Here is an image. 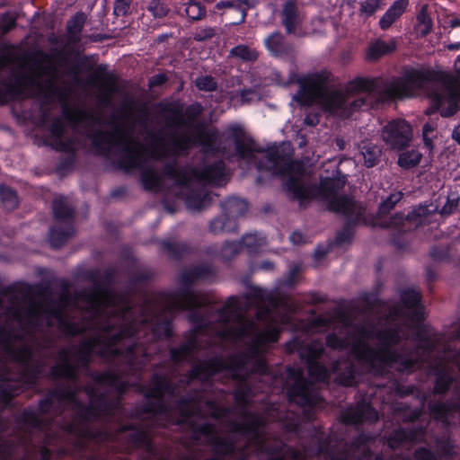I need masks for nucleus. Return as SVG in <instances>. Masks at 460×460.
Returning a JSON list of instances; mask_svg holds the SVG:
<instances>
[{
	"instance_id": "1",
	"label": "nucleus",
	"mask_w": 460,
	"mask_h": 460,
	"mask_svg": "<svg viewBox=\"0 0 460 460\" xmlns=\"http://www.w3.org/2000/svg\"><path fill=\"white\" fill-rule=\"evenodd\" d=\"M208 263L184 269L181 287L165 303L133 305L95 280L55 299L43 288V370L54 356L50 328L79 345L56 354L50 376L60 384L52 400L66 404L91 439L104 448H142V460L279 459L287 445L268 437L279 421L289 437L300 433L299 413L271 405L266 417L249 409L252 375H264L261 356L279 338L280 298L256 286L217 308L192 290L210 280Z\"/></svg>"
},
{
	"instance_id": "2",
	"label": "nucleus",
	"mask_w": 460,
	"mask_h": 460,
	"mask_svg": "<svg viewBox=\"0 0 460 460\" xmlns=\"http://www.w3.org/2000/svg\"><path fill=\"white\" fill-rule=\"evenodd\" d=\"M66 118L74 135L69 136L59 118L51 122L49 135L50 145L68 154L67 165L75 161L78 132L100 154L116 157L123 170H138L146 190L160 191L166 188L167 181H172L173 192L185 200L190 209L199 211L209 207L213 197L206 190V184L221 185L226 181L225 164L221 160L205 163L201 167L179 165L177 156L186 154L192 143L187 134L180 135L177 131L152 134V145L147 147L134 137V124L126 128L114 116L108 122L111 130H102L101 117L84 110H66Z\"/></svg>"
},
{
	"instance_id": "3",
	"label": "nucleus",
	"mask_w": 460,
	"mask_h": 460,
	"mask_svg": "<svg viewBox=\"0 0 460 460\" xmlns=\"http://www.w3.org/2000/svg\"><path fill=\"white\" fill-rule=\"evenodd\" d=\"M327 79L324 73L309 75V105L318 102L326 111L341 118H348L358 110L367 109V95H373L376 102H385L411 97L417 88L428 91L435 110H439L442 117L453 116L460 101V87L456 80L438 72L415 69L400 78H357L352 82L353 88L361 93L356 97L341 91H329Z\"/></svg>"
},
{
	"instance_id": "4",
	"label": "nucleus",
	"mask_w": 460,
	"mask_h": 460,
	"mask_svg": "<svg viewBox=\"0 0 460 460\" xmlns=\"http://www.w3.org/2000/svg\"><path fill=\"white\" fill-rule=\"evenodd\" d=\"M53 390L40 401L36 410L26 409L17 419L15 436L4 441L0 438V457L8 460L22 448L27 458L37 453L40 460H50V450L46 445L61 442L66 445L63 454L85 460H113L104 458L109 452L98 441L90 438L83 430L88 429L78 417L68 413L66 404L52 400Z\"/></svg>"
},
{
	"instance_id": "5",
	"label": "nucleus",
	"mask_w": 460,
	"mask_h": 460,
	"mask_svg": "<svg viewBox=\"0 0 460 460\" xmlns=\"http://www.w3.org/2000/svg\"><path fill=\"white\" fill-rule=\"evenodd\" d=\"M346 183V176L337 168L332 176H322L320 184H308L302 177L290 176L287 188L293 198L301 205L314 199L326 203L330 211L341 214L346 222L343 228L337 234L339 244L349 243L354 234V227L364 221V208L353 199L341 194Z\"/></svg>"
},
{
	"instance_id": "6",
	"label": "nucleus",
	"mask_w": 460,
	"mask_h": 460,
	"mask_svg": "<svg viewBox=\"0 0 460 460\" xmlns=\"http://www.w3.org/2000/svg\"><path fill=\"white\" fill-rule=\"evenodd\" d=\"M229 137L234 143L239 157L254 164L258 170L269 171L276 175L291 174L295 163L283 149L279 147H272L268 150L258 149L255 142L245 134L240 126L231 127Z\"/></svg>"
},
{
	"instance_id": "7",
	"label": "nucleus",
	"mask_w": 460,
	"mask_h": 460,
	"mask_svg": "<svg viewBox=\"0 0 460 460\" xmlns=\"http://www.w3.org/2000/svg\"><path fill=\"white\" fill-rule=\"evenodd\" d=\"M38 55L40 58L33 61L29 75L12 85L11 91L14 98L46 97L56 92L58 69L48 54L39 51Z\"/></svg>"
},
{
	"instance_id": "8",
	"label": "nucleus",
	"mask_w": 460,
	"mask_h": 460,
	"mask_svg": "<svg viewBox=\"0 0 460 460\" xmlns=\"http://www.w3.org/2000/svg\"><path fill=\"white\" fill-rule=\"evenodd\" d=\"M284 385L289 402L302 407L301 413L306 420H311L314 415V408L320 406L322 397L314 385L304 376L303 369L288 367Z\"/></svg>"
},
{
	"instance_id": "9",
	"label": "nucleus",
	"mask_w": 460,
	"mask_h": 460,
	"mask_svg": "<svg viewBox=\"0 0 460 460\" xmlns=\"http://www.w3.org/2000/svg\"><path fill=\"white\" fill-rule=\"evenodd\" d=\"M41 369H0V411L23 389V382L32 383ZM9 421L0 416V433L4 432Z\"/></svg>"
},
{
	"instance_id": "10",
	"label": "nucleus",
	"mask_w": 460,
	"mask_h": 460,
	"mask_svg": "<svg viewBox=\"0 0 460 460\" xmlns=\"http://www.w3.org/2000/svg\"><path fill=\"white\" fill-rule=\"evenodd\" d=\"M52 211L57 224L49 229V240L53 247L59 248L75 234V208L66 198L58 197L52 201Z\"/></svg>"
},
{
	"instance_id": "11",
	"label": "nucleus",
	"mask_w": 460,
	"mask_h": 460,
	"mask_svg": "<svg viewBox=\"0 0 460 460\" xmlns=\"http://www.w3.org/2000/svg\"><path fill=\"white\" fill-rule=\"evenodd\" d=\"M382 139L391 148L402 150L407 147L412 138L411 125L404 119H397L388 122L382 129Z\"/></svg>"
},
{
	"instance_id": "12",
	"label": "nucleus",
	"mask_w": 460,
	"mask_h": 460,
	"mask_svg": "<svg viewBox=\"0 0 460 460\" xmlns=\"http://www.w3.org/2000/svg\"><path fill=\"white\" fill-rule=\"evenodd\" d=\"M402 192L390 194L379 206L376 225L382 228H399L404 226V214L395 213L388 217L391 210L402 199Z\"/></svg>"
},
{
	"instance_id": "13",
	"label": "nucleus",
	"mask_w": 460,
	"mask_h": 460,
	"mask_svg": "<svg viewBox=\"0 0 460 460\" xmlns=\"http://www.w3.org/2000/svg\"><path fill=\"white\" fill-rule=\"evenodd\" d=\"M342 421L348 424H359L363 422H375L377 420V412L365 401L359 402L354 407H349L341 414Z\"/></svg>"
},
{
	"instance_id": "14",
	"label": "nucleus",
	"mask_w": 460,
	"mask_h": 460,
	"mask_svg": "<svg viewBox=\"0 0 460 460\" xmlns=\"http://www.w3.org/2000/svg\"><path fill=\"white\" fill-rule=\"evenodd\" d=\"M423 435L421 429L398 428L393 430L387 437V444L390 448H409L414 442L421 438Z\"/></svg>"
},
{
	"instance_id": "15",
	"label": "nucleus",
	"mask_w": 460,
	"mask_h": 460,
	"mask_svg": "<svg viewBox=\"0 0 460 460\" xmlns=\"http://www.w3.org/2000/svg\"><path fill=\"white\" fill-rule=\"evenodd\" d=\"M87 16L83 12H77L74 16L67 20L66 42L68 45L78 46L82 41V31L86 22Z\"/></svg>"
},
{
	"instance_id": "16",
	"label": "nucleus",
	"mask_w": 460,
	"mask_h": 460,
	"mask_svg": "<svg viewBox=\"0 0 460 460\" xmlns=\"http://www.w3.org/2000/svg\"><path fill=\"white\" fill-rule=\"evenodd\" d=\"M264 44L270 54L275 57H288L294 52V46L285 40L284 36L279 31H275L268 36L264 40Z\"/></svg>"
},
{
	"instance_id": "17",
	"label": "nucleus",
	"mask_w": 460,
	"mask_h": 460,
	"mask_svg": "<svg viewBox=\"0 0 460 460\" xmlns=\"http://www.w3.org/2000/svg\"><path fill=\"white\" fill-rule=\"evenodd\" d=\"M281 23L288 34H295L302 22L301 15L293 0L286 1L280 13Z\"/></svg>"
},
{
	"instance_id": "18",
	"label": "nucleus",
	"mask_w": 460,
	"mask_h": 460,
	"mask_svg": "<svg viewBox=\"0 0 460 460\" xmlns=\"http://www.w3.org/2000/svg\"><path fill=\"white\" fill-rule=\"evenodd\" d=\"M160 251L165 253L170 259L178 260L192 251L190 243L178 241L173 238L164 239L160 242Z\"/></svg>"
},
{
	"instance_id": "19",
	"label": "nucleus",
	"mask_w": 460,
	"mask_h": 460,
	"mask_svg": "<svg viewBox=\"0 0 460 460\" xmlns=\"http://www.w3.org/2000/svg\"><path fill=\"white\" fill-rule=\"evenodd\" d=\"M358 148L363 157L364 164L367 168H372L378 164L382 155L381 147L369 140H362Z\"/></svg>"
},
{
	"instance_id": "20",
	"label": "nucleus",
	"mask_w": 460,
	"mask_h": 460,
	"mask_svg": "<svg viewBox=\"0 0 460 460\" xmlns=\"http://www.w3.org/2000/svg\"><path fill=\"white\" fill-rule=\"evenodd\" d=\"M208 231L214 235L224 233H234L237 231L236 221L230 218L226 213L215 217L208 223Z\"/></svg>"
},
{
	"instance_id": "21",
	"label": "nucleus",
	"mask_w": 460,
	"mask_h": 460,
	"mask_svg": "<svg viewBox=\"0 0 460 460\" xmlns=\"http://www.w3.org/2000/svg\"><path fill=\"white\" fill-rule=\"evenodd\" d=\"M409 0H396L381 17L379 25L382 30H387L404 13Z\"/></svg>"
},
{
	"instance_id": "22",
	"label": "nucleus",
	"mask_w": 460,
	"mask_h": 460,
	"mask_svg": "<svg viewBox=\"0 0 460 460\" xmlns=\"http://www.w3.org/2000/svg\"><path fill=\"white\" fill-rule=\"evenodd\" d=\"M222 212L226 213L230 218L236 221V218L243 216L248 209L247 202L237 197H230L221 203Z\"/></svg>"
},
{
	"instance_id": "23",
	"label": "nucleus",
	"mask_w": 460,
	"mask_h": 460,
	"mask_svg": "<svg viewBox=\"0 0 460 460\" xmlns=\"http://www.w3.org/2000/svg\"><path fill=\"white\" fill-rule=\"evenodd\" d=\"M394 49L395 46L394 43H386L383 40H376L369 46L367 58L369 60H376L382 56L394 51Z\"/></svg>"
},
{
	"instance_id": "24",
	"label": "nucleus",
	"mask_w": 460,
	"mask_h": 460,
	"mask_svg": "<svg viewBox=\"0 0 460 460\" xmlns=\"http://www.w3.org/2000/svg\"><path fill=\"white\" fill-rule=\"evenodd\" d=\"M429 214L428 207L420 206L412 209L406 216L404 215V226H402V231H407L411 228V226H407V224L414 225V226H418L422 224L423 218L426 217Z\"/></svg>"
},
{
	"instance_id": "25",
	"label": "nucleus",
	"mask_w": 460,
	"mask_h": 460,
	"mask_svg": "<svg viewBox=\"0 0 460 460\" xmlns=\"http://www.w3.org/2000/svg\"><path fill=\"white\" fill-rule=\"evenodd\" d=\"M435 449L441 458L448 459L456 455L455 446L446 435L436 438Z\"/></svg>"
},
{
	"instance_id": "26",
	"label": "nucleus",
	"mask_w": 460,
	"mask_h": 460,
	"mask_svg": "<svg viewBox=\"0 0 460 460\" xmlns=\"http://www.w3.org/2000/svg\"><path fill=\"white\" fill-rule=\"evenodd\" d=\"M0 200L6 210H13L18 205L16 191L5 185L0 186Z\"/></svg>"
},
{
	"instance_id": "27",
	"label": "nucleus",
	"mask_w": 460,
	"mask_h": 460,
	"mask_svg": "<svg viewBox=\"0 0 460 460\" xmlns=\"http://www.w3.org/2000/svg\"><path fill=\"white\" fill-rule=\"evenodd\" d=\"M146 10L155 19H163L166 17L170 12L165 0H148Z\"/></svg>"
},
{
	"instance_id": "28",
	"label": "nucleus",
	"mask_w": 460,
	"mask_h": 460,
	"mask_svg": "<svg viewBox=\"0 0 460 460\" xmlns=\"http://www.w3.org/2000/svg\"><path fill=\"white\" fill-rule=\"evenodd\" d=\"M183 5L185 6L186 15L192 21H199L206 16L205 6L198 1L190 0L183 4Z\"/></svg>"
},
{
	"instance_id": "29",
	"label": "nucleus",
	"mask_w": 460,
	"mask_h": 460,
	"mask_svg": "<svg viewBox=\"0 0 460 460\" xmlns=\"http://www.w3.org/2000/svg\"><path fill=\"white\" fill-rule=\"evenodd\" d=\"M431 28V19L427 13L425 7H422L417 15V24L415 26V31L420 37H424L430 32Z\"/></svg>"
},
{
	"instance_id": "30",
	"label": "nucleus",
	"mask_w": 460,
	"mask_h": 460,
	"mask_svg": "<svg viewBox=\"0 0 460 460\" xmlns=\"http://www.w3.org/2000/svg\"><path fill=\"white\" fill-rule=\"evenodd\" d=\"M242 248H246L249 252H254L265 243V238L258 234H247L239 241Z\"/></svg>"
},
{
	"instance_id": "31",
	"label": "nucleus",
	"mask_w": 460,
	"mask_h": 460,
	"mask_svg": "<svg viewBox=\"0 0 460 460\" xmlns=\"http://www.w3.org/2000/svg\"><path fill=\"white\" fill-rule=\"evenodd\" d=\"M421 159V155L415 150L403 152L399 155L398 164L406 169L416 166Z\"/></svg>"
},
{
	"instance_id": "32",
	"label": "nucleus",
	"mask_w": 460,
	"mask_h": 460,
	"mask_svg": "<svg viewBox=\"0 0 460 460\" xmlns=\"http://www.w3.org/2000/svg\"><path fill=\"white\" fill-rule=\"evenodd\" d=\"M242 249V243L237 242H226L220 251H217V255L224 261L231 260L235 254H237Z\"/></svg>"
},
{
	"instance_id": "33",
	"label": "nucleus",
	"mask_w": 460,
	"mask_h": 460,
	"mask_svg": "<svg viewBox=\"0 0 460 460\" xmlns=\"http://www.w3.org/2000/svg\"><path fill=\"white\" fill-rule=\"evenodd\" d=\"M235 4L234 10L238 12V18L232 23L239 24L244 22L246 17V10L256 5L257 0H233Z\"/></svg>"
},
{
	"instance_id": "34",
	"label": "nucleus",
	"mask_w": 460,
	"mask_h": 460,
	"mask_svg": "<svg viewBox=\"0 0 460 460\" xmlns=\"http://www.w3.org/2000/svg\"><path fill=\"white\" fill-rule=\"evenodd\" d=\"M233 57H236L244 61H253L257 58L258 55L255 50L251 49L245 45H238L230 50Z\"/></svg>"
},
{
	"instance_id": "35",
	"label": "nucleus",
	"mask_w": 460,
	"mask_h": 460,
	"mask_svg": "<svg viewBox=\"0 0 460 460\" xmlns=\"http://www.w3.org/2000/svg\"><path fill=\"white\" fill-rule=\"evenodd\" d=\"M194 83L196 87L200 91L213 92L217 89V83L211 75H199L196 77Z\"/></svg>"
},
{
	"instance_id": "36",
	"label": "nucleus",
	"mask_w": 460,
	"mask_h": 460,
	"mask_svg": "<svg viewBox=\"0 0 460 460\" xmlns=\"http://www.w3.org/2000/svg\"><path fill=\"white\" fill-rule=\"evenodd\" d=\"M153 277V272L148 269H137L129 275V281L132 285H142Z\"/></svg>"
},
{
	"instance_id": "37",
	"label": "nucleus",
	"mask_w": 460,
	"mask_h": 460,
	"mask_svg": "<svg viewBox=\"0 0 460 460\" xmlns=\"http://www.w3.org/2000/svg\"><path fill=\"white\" fill-rule=\"evenodd\" d=\"M429 256L437 262H443L449 260L448 251L445 246H433L429 250Z\"/></svg>"
},
{
	"instance_id": "38",
	"label": "nucleus",
	"mask_w": 460,
	"mask_h": 460,
	"mask_svg": "<svg viewBox=\"0 0 460 460\" xmlns=\"http://www.w3.org/2000/svg\"><path fill=\"white\" fill-rule=\"evenodd\" d=\"M459 199L458 197L452 195L449 196L446 201V203L443 205L441 209L439 210V213L442 216H449L453 214L457 207H458Z\"/></svg>"
},
{
	"instance_id": "39",
	"label": "nucleus",
	"mask_w": 460,
	"mask_h": 460,
	"mask_svg": "<svg viewBox=\"0 0 460 460\" xmlns=\"http://www.w3.org/2000/svg\"><path fill=\"white\" fill-rule=\"evenodd\" d=\"M131 0H115L113 13L116 16H125L130 9Z\"/></svg>"
},
{
	"instance_id": "40",
	"label": "nucleus",
	"mask_w": 460,
	"mask_h": 460,
	"mask_svg": "<svg viewBox=\"0 0 460 460\" xmlns=\"http://www.w3.org/2000/svg\"><path fill=\"white\" fill-rule=\"evenodd\" d=\"M101 90L102 93H106L111 96L118 93L119 88L116 83V79L113 76H109L107 81L101 84Z\"/></svg>"
},
{
	"instance_id": "41",
	"label": "nucleus",
	"mask_w": 460,
	"mask_h": 460,
	"mask_svg": "<svg viewBox=\"0 0 460 460\" xmlns=\"http://www.w3.org/2000/svg\"><path fill=\"white\" fill-rule=\"evenodd\" d=\"M215 34H216V31L213 28H211V27L202 28V29L198 30L195 32L193 39L196 41H205V40H208L211 39L212 37H214Z\"/></svg>"
},
{
	"instance_id": "42",
	"label": "nucleus",
	"mask_w": 460,
	"mask_h": 460,
	"mask_svg": "<svg viewBox=\"0 0 460 460\" xmlns=\"http://www.w3.org/2000/svg\"><path fill=\"white\" fill-rule=\"evenodd\" d=\"M380 0H366L361 4V12L372 15L379 7Z\"/></svg>"
},
{
	"instance_id": "43",
	"label": "nucleus",
	"mask_w": 460,
	"mask_h": 460,
	"mask_svg": "<svg viewBox=\"0 0 460 460\" xmlns=\"http://www.w3.org/2000/svg\"><path fill=\"white\" fill-rule=\"evenodd\" d=\"M15 26V19L8 14L2 17L1 28L2 31L6 33Z\"/></svg>"
},
{
	"instance_id": "44",
	"label": "nucleus",
	"mask_w": 460,
	"mask_h": 460,
	"mask_svg": "<svg viewBox=\"0 0 460 460\" xmlns=\"http://www.w3.org/2000/svg\"><path fill=\"white\" fill-rule=\"evenodd\" d=\"M435 128L430 123H426L422 128L423 141L426 146L432 147V139L429 137V133L434 131Z\"/></svg>"
},
{
	"instance_id": "45",
	"label": "nucleus",
	"mask_w": 460,
	"mask_h": 460,
	"mask_svg": "<svg viewBox=\"0 0 460 460\" xmlns=\"http://www.w3.org/2000/svg\"><path fill=\"white\" fill-rule=\"evenodd\" d=\"M299 273H300V266L296 265V266L292 267L289 270L288 278L285 280V285L288 287H292L295 284L296 279L297 278Z\"/></svg>"
},
{
	"instance_id": "46",
	"label": "nucleus",
	"mask_w": 460,
	"mask_h": 460,
	"mask_svg": "<svg viewBox=\"0 0 460 460\" xmlns=\"http://www.w3.org/2000/svg\"><path fill=\"white\" fill-rule=\"evenodd\" d=\"M448 23L452 29L449 31L451 37L453 39H460V19H451Z\"/></svg>"
},
{
	"instance_id": "47",
	"label": "nucleus",
	"mask_w": 460,
	"mask_h": 460,
	"mask_svg": "<svg viewBox=\"0 0 460 460\" xmlns=\"http://www.w3.org/2000/svg\"><path fill=\"white\" fill-rule=\"evenodd\" d=\"M167 81V77L164 74H158L154 76H152L149 80V86L155 87V86H161Z\"/></svg>"
},
{
	"instance_id": "48",
	"label": "nucleus",
	"mask_w": 460,
	"mask_h": 460,
	"mask_svg": "<svg viewBox=\"0 0 460 460\" xmlns=\"http://www.w3.org/2000/svg\"><path fill=\"white\" fill-rule=\"evenodd\" d=\"M326 301V297L323 296L317 293H310L307 296L306 302L311 305H316L319 303H323Z\"/></svg>"
},
{
	"instance_id": "49",
	"label": "nucleus",
	"mask_w": 460,
	"mask_h": 460,
	"mask_svg": "<svg viewBox=\"0 0 460 460\" xmlns=\"http://www.w3.org/2000/svg\"><path fill=\"white\" fill-rule=\"evenodd\" d=\"M399 410L404 411L403 420H413L418 418V413H414L411 411L408 413L409 409H405L404 405L402 404L400 407H397L395 411H397Z\"/></svg>"
},
{
	"instance_id": "50",
	"label": "nucleus",
	"mask_w": 460,
	"mask_h": 460,
	"mask_svg": "<svg viewBox=\"0 0 460 460\" xmlns=\"http://www.w3.org/2000/svg\"><path fill=\"white\" fill-rule=\"evenodd\" d=\"M235 4L232 1H221L218 2L216 4V8L218 10L224 9V8H229L234 10Z\"/></svg>"
},
{
	"instance_id": "51",
	"label": "nucleus",
	"mask_w": 460,
	"mask_h": 460,
	"mask_svg": "<svg viewBox=\"0 0 460 460\" xmlns=\"http://www.w3.org/2000/svg\"><path fill=\"white\" fill-rule=\"evenodd\" d=\"M87 39L92 42H102L108 39V36L105 34H91L87 36Z\"/></svg>"
},
{
	"instance_id": "52",
	"label": "nucleus",
	"mask_w": 460,
	"mask_h": 460,
	"mask_svg": "<svg viewBox=\"0 0 460 460\" xmlns=\"http://www.w3.org/2000/svg\"><path fill=\"white\" fill-rule=\"evenodd\" d=\"M200 140L203 142L208 147H213L214 142L212 139V136L209 134H201L200 135Z\"/></svg>"
},
{
	"instance_id": "53",
	"label": "nucleus",
	"mask_w": 460,
	"mask_h": 460,
	"mask_svg": "<svg viewBox=\"0 0 460 460\" xmlns=\"http://www.w3.org/2000/svg\"><path fill=\"white\" fill-rule=\"evenodd\" d=\"M319 122L318 116L316 114H308L305 119V123L309 126H314Z\"/></svg>"
},
{
	"instance_id": "54",
	"label": "nucleus",
	"mask_w": 460,
	"mask_h": 460,
	"mask_svg": "<svg viewBox=\"0 0 460 460\" xmlns=\"http://www.w3.org/2000/svg\"><path fill=\"white\" fill-rule=\"evenodd\" d=\"M426 278L428 281H433L437 278V272L431 266L426 268Z\"/></svg>"
},
{
	"instance_id": "55",
	"label": "nucleus",
	"mask_w": 460,
	"mask_h": 460,
	"mask_svg": "<svg viewBox=\"0 0 460 460\" xmlns=\"http://www.w3.org/2000/svg\"><path fill=\"white\" fill-rule=\"evenodd\" d=\"M258 268L262 270H272L274 269V264L270 261H263L260 263Z\"/></svg>"
},
{
	"instance_id": "56",
	"label": "nucleus",
	"mask_w": 460,
	"mask_h": 460,
	"mask_svg": "<svg viewBox=\"0 0 460 460\" xmlns=\"http://www.w3.org/2000/svg\"><path fill=\"white\" fill-rule=\"evenodd\" d=\"M289 239L293 243L298 244L302 243L303 235L300 233L294 232L290 234Z\"/></svg>"
},
{
	"instance_id": "57",
	"label": "nucleus",
	"mask_w": 460,
	"mask_h": 460,
	"mask_svg": "<svg viewBox=\"0 0 460 460\" xmlns=\"http://www.w3.org/2000/svg\"><path fill=\"white\" fill-rule=\"evenodd\" d=\"M101 102L102 103H103L104 105H109L111 102V100H112V96L110 95V94H107L106 93H101Z\"/></svg>"
},
{
	"instance_id": "58",
	"label": "nucleus",
	"mask_w": 460,
	"mask_h": 460,
	"mask_svg": "<svg viewBox=\"0 0 460 460\" xmlns=\"http://www.w3.org/2000/svg\"><path fill=\"white\" fill-rule=\"evenodd\" d=\"M452 137L460 144V125L456 126L453 132H452Z\"/></svg>"
},
{
	"instance_id": "59",
	"label": "nucleus",
	"mask_w": 460,
	"mask_h": 460,
	"mask_svg": "<svg viewBox=\"0 0 460 460\" xmlns=\"http://www.w3.org/2000/svg\"><path fill=\"white\" fill-rule=\"evenodd\" d=\"M328 322L329 321L323 317H318L317 319H315V325L316 327H323L327 325Z\"/></svg>"
},
{
	"instance_id": "60",
	"label": "nucleus",
	"mask_w": 460,
	"mask_h": 460,
	"mask_svg": "<svg viewBox=\"0 0 460 460\" xmlns=\"http://www.w3.org/2000/svg\"><path fill=\"white\" fill-rule=\"evenodd\" d=\"M448 50H456L460 49V41L456 43H450L447 46Z\"/></svg>"
},
{
	"instance_id": "61",
	"label": "nucleus",
	"mask_w": 460,
	"mask_h": 460,
	"mask_svg": "<svg viewBox=\"0 0 460 460\" xmlns=\"http://www.w3.org/2000/svg\"><path fill=\"white\" fill-rule=\"evenodd\" d=\"M345 140L341 138H338L336 140V146L339 147L340 150H343L345 148Z\"/></svg>"
},
{
	"instance_id": "62",
	"label": "nucleus",
	"mask_w": 460,
	"mask_h": 460,
	"mask_svg": "<svg viewBox=\"0 0 460 460\" xmlns=\"http://www.w3.org/2000/svg\"><path fill=\"white\" fill-rule=\"evenodd\" d=\"M326 253H327V252L325 250H322V249L315 250V256L317 258H323L325 256Z\"/></svg>"
},
{
	"instance_id": "63",
	"label": "nucleus",
	"mask_w": 460,
	"mask_h": 460,
	"mask_svg": "<svg viewBox=\"0 0 460 460\" xmlns=\"http://www.w3.org/2000/svg\"><path fill=\"white\" fill-rule=\"evenodd\" d=\"M253 92L251 90V89H243L242 92H241V95H242V98L243 99H246L247 98V95L250 94V93H252Z\"/></svg>"
},
{
	"instance_id": "64",
	"label": "nucleus",
	"mask_w": 460,
	"mask_h": 460,
	"mask_svg": "<svg viewBox=\"0 0 460 460\" xmlns=\"http://www.w3.org/2000/svg\"><path fill=\"white\" fill-rule=\"evenodd\" d=\"M80 70L77 66H75L71 68V74H73L75 77L79 75Z\"/></svg>"
}]
</instances>
